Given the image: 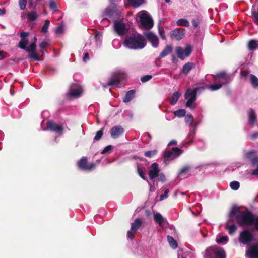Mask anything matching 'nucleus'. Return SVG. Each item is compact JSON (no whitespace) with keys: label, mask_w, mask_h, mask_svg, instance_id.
Instances as JSON below:
<instances>
[{"label":"nucleus","mask_w":258,"mask_h":258,"mask_svg":"<svg viewBox=\"0 0 258 258\" xmlns=\"http://www.w3.org/2000/svg\"><path fill=\"white\" fill-rule=\"evenodd\" d=\"M196 94L195 91L193 89H188L185 93V99L192 98L193 96L194 97V99H196Z\"/></svg>","instance_id":"33"},{"label":"nucleus","mask_w":258,"mask_h":258,"mask_svg":"<svg viewBox=\"0 0 258 258\" xmlns=\"http://www.w3.org/2000/svg\"><path fill=\"white\" fill-rule=\"evenodd\" d=\"M207 88L209 89L212 91L219 90L222 87V84L216 82V84H212L211 85H206Z\"/></svg>","instance_id":"38"},{"label":"nucleus","mask_w":258,"mask_h":258,"mask_svg":"<svg viewBox=\"0 0 258 258\" xmlns=\"http://www.w3.org/2000/svg\"><path fill=\"white\" fill-rule=\"evenodd\" d=\"M176 25L188 27L189 26V22L185 19H179L176 21Z\"/></svg>","instance_id":"37"},{"label":"nucleus","mask_w":258,"mask_h":258,"mask_svg":"<svg viewBox=\"0 0 258 258\" xmlns=\"http://www.w3.org/2000/svg\"><path fill=\"white\" fill-rule=\"evenodd\" d=\"M234 219L239 226H253L254 229L258 231V216L253 215L250 211H240L237 206H233L228 214V221Z\"/></svg>","instance_id":"1"},{"label":"nucleus","mask_w":258,"mask_h":258,"mask_svg":"<svg viewBox=\"0 0 258 258\" xmlns=\"http://www.w3.org/2000/svg\"><path fill=\"white\" fill-rule=\"evenodd\" d=\"M116 13V6L113 4L107 7L103 13V20L110 21L114 18V15Z\"/></svg>","instance_id":"11"},{"label":"nucleus","mask_w":258,"mask_h":258,"mask_svg":"<svg viewBox=\"0 0 258 258\" xmlns=\"http://www.w3.org/2000/svg\"><path fill=\"white\" fill-rule=\"evenodd\" d=\"M182 152V151L177 147H173L171 150L165 152L164 159L165 162L171 161L177 158Z\"/></svg>","instance_id":"6"},{"label":"nucleus","mask_w":258,"mask_h":258,"mask_svg":"<svg viewBox=\"0 0 258 258\" xmlns=\"http://www.w3.org/2000/svg\"><path fill=\"white\" fill-rule=\"evenodd\" d=\"M30 56L31 58L34 59V60H39V59L37 58L38 56V54L36 52V50L30 52Z\"/></svg>","instance_id":"61"},{"label":"nucleus","mask_w":258,"mask_h":258,"mask_svg":"<svg viewBox=\"0 0 258 258\" xmlns=\"http://www.w3.org/2000/svg\"><path fill=\"white\" fill-rule=\"evenodd\" d=\"M180 96L181 93L179 92L176 91L174 92L169 99L170 104L172 105L176 104Z\"/></svg>","instance_id":"31"},{"label":"nucleus","mask_w":258,"mask_h":258,"mask_svg":"<svg viewBox=\"0 0 258 258\" xmlns=\"http://www.w3.org/2000/svg\"><path fill=\"white\" fill-rule=\"evenodd\" d=\"M112 46L115 49H119L121 46V42L118 39H114L112 41Z\"/></svg>","instance_id":"50"},{"label":"nucleus","mask_w":258,"mask_h":258,"mask_svg":"<svg viewBox=\"0 0 258 258\" xmlns=\"http://www.w3.org/2000/svg\"><path fill=\"white\" fill-rule=\"evenodd\" d=\"M244 157L251 161L254 158L257 157L256 156V151L252 150L246 152L244 154Z\"/></svg>","instance_id":"32"},{"label":"nucleus","mask_w":258,"mask_h":258,"mask_svg":"<svg viewBox=\"0 0 258 258\" xmlns=\"http://www.w3.org/2000/svg\"><path fill=\"white\" fill-rule=\"evenodd\" d=\"M234 220L228 221H227V222L226 225V228L228 231V233L229 234H233L237 229V226L234 224H230V222H232L234 221Z\"/></svg>","instance_id":"29"},{"label":"nucleus","mask_w":258,"mask_h":258,"mask_svg":"<svg viewBox=\"0 0 258 258\" xmlns=\"http://www.w3.org/2000/svg\"><path fill=\"white\" fill-rule=\"evenodd\" d=\"M250 167L252 168L251 175H258V157H255L250 161Z\"/></svg>","instance_id":"22"},{"label":"nucleus","mask_w":258,"mask_h":258,"mask_svg":"<svg viewBox=\"0 0 258 258\" xmlns=\"http://www.w3.org/2000/svg\"><path fill=\"white\" fill-rule=\"evenodd\" d=\"M157 153V150H153L151 151H148L146 152L144 155L148 158H152Z\"/></svg>","instance_id":"49"},{"label":"nucleus","mask_w":258,"mask_h":258,"mask_svg":"<svg viewBox=\"0 0 258 258\" xmlns=\"http://www.w3.org/2000/svg\"><path fill=\"white\" fill-rule=\"evenodd\" d=\"M187 137V143L191 144L193 142V139L196 133V126H191Z\"/></svg>","instance_id":"28"},{"label":"nucleus","mask_w":258,"mask_h":258,"mask_svg":"<svg viewBox=\"0 0 258 258\" xmlns=\"http://www.w3.org/2000/svg\"><path fill=\"white\" fill-rule=\"evenodd\" d=\"M46 124L48 130L55 132L59 135L62 134L63 130L62 125L58 124L51 120L48 121Z\"/></svg>","instance_id":"16"},{"label":"nucleus","mask_w":258,"mask_h":258,"mask_svg":"<svg viewBox=\"0 0 258 258\" xmlns=\"http://www.w3.org/2000/svg\"><path fill=\"white\" fill-rule=\"evenodd\" d=\"M248 48L250 50H253L258 48V41L255 40H250L248 44Z\"/></svg>","instance_id":"39"},{"label":"nucleus","mask_w":258,"mask_h":258,"mask_svg":"<svg viewBox=\"0 0 258 258\" xmlns=\"http://www.w3.org/2000/svg\"><path fill=\"white\" fill-rule=\"evenodd\" d=\"M192 166L189 165L184 166L178 172L177 176L179 178H185L191 175Z\"/></svg>","instance_id":"17"},{"label":"nucleus","mask_w":258,"mask_h":258,"mask_svg":"<svg viewBox=\"0 0 258 258\" xmlns=\"http://www.w3.org/2000/svg\"><path fill=\"white\" fill-rule=\"evenodd\" d=\"M7 57V53L3 50H0V60L4 59Z\"/></svg>","instance_id":"62"},{"label":"nucleus","mask_w":258,"mask_h":258,"mask_svg":"<svg viewBox=\"0 0 258 258\" xmlns=\"http://www.w3.org/2000/svg\"><path fill=\"white\" fill-rule=\"evenodd\" d=\"M80 169L85 171H91L96 167V164L91 163L87 164V160L86 157H82L78 163Z\"/></svg>","instance_id":"13"},{"label":"nucleus","mask_w":258,"mask_h":258,"mask_svg":"<svg viewBox=\"0 0 258 258\" xmlns=\"http://www.w3.org/2000/svg\"><path fill=\"white\" fill-rule=\"evenodd\" d=\"M113 147L112 145H108L104 148L101 153L102 154L108 153L113 149Z\"/></svg>","instance_id":"54"},{"label":"nucleus","mask_w":258,"mask_h":258,"mask_svg":"<svg viewBox=\"0 0 258 258\" xmlns=\"http://www.w3.org/2000/svg\"><path fill=\"white\" fill-rule=\"evenodd\" d=\"M185 32V29L176 28L170 32V36L172 39L179 41L184 37Z\"/></svg>","instance_id":"15"},{"label":"nucleus","mask_w":258,"mask_h":258,"mask_svg":"<svg viewBox=\"0 0 258 258\" xmlns=\"http://www.w3.org/2000/svg\"><path fill=\"white\" fill-rule=\"evenodd\" d=\"M124 46L130 49H141L146 45V42L144 37L137 33H130L127 35L123 41Z\"/></svg>","instance_id":"2"},{"label":"nucleus","mask_w":258,"mask_h":258,"mask_svg":"<svg viewBox=\"0 0 258 258\" xmlns=\"http://www.w3.org/2000/svg\"><path fill=\"white\" fill-rule=\"evenodd\" d=\"M248 123L251 125H253L256 121V116L255 112L252 109H249L248 111Z\"/></svg>","instance_id":"26"},{"label":"nucleus","mask_w":258,"mask_h":258,"mask_svg":"<svg viewBox=\"0 0 258 258\" xmlns=\"http://www.w3.org/2000/svg\"><path fill=\"white\" fill-rule=\"evenodd\" d=\"M192 50V47L189 44L185 46V49L178 46L176 47L175 51L178 58L181 60H184L186 57H188Z\"/></svg>","instance_id":"8"},{"label":"nucleus","mask_w":258,"mask_h":258,"mask_svg":"<svg viewBox=\"0 0 258 258\" xmlns=\"http://www.w3.org/2000/svg\"><path fill=\"white\" fill-rule=\"evenodd\" d=\"M135 93V91L134 90H131L127 91L123 99V101L125 103L131 101L134 97Z\"/></svg>","instance_id":"30"},{"label":"nucleus","mask_w":258,"mask_h":258,"mask_svg":"<svg viewBox=\"0 0 258 258\" xmlns=\"http://www.w3.org/2000/svg\"><path fill=\"white\" fill-rule=\"evenodd\" d=\"M204 258H226L224 250L217 246L208 247L203 254Z\"/></svg>","instance_id":"3"},{"label":"nucleus","mask_w":258,"mask_h":258,"mask_svg":"<svg viewBox=\"0 0 258 258\" xmlns=\"http://www.w3.org/2000/svg\"><path fill=\"white\" fill-rule=\"evenodd\" d=\"M27 0H19L20 8L21 10H24L26 8Z\"/></svg>","instance_id":"57"},{"label":"nucleus","mask_w":258,"mask_h":258,"mask_svg":"<svg viewBox=\"0 0 258 258\" xmlns=\"http://www.w3.org/2000/svg\"><path fill=\"white\" fill-rule=\"evenodd\" d=\"M144 35L153 47L157 48L158 46L159 40L157 36L154 33L152 32H148L145 33Z\"/></svg>","instance_id":"18"},{"label":"nucleus","mask_w":258,"mask_h":258,"mask_svg":"<svg viewBox=\"0 0 258 258\" xmlns=\"http://www.w3.org/2000/svg\"><path fill=\"white\" fill-rule=\"evenodd\" d=\"M50 25V21L48 20L45 21V24L43 26L41 29V32L43 33H46L48 31V29Z\"/></svg>","instance_id":"51"},{"label":"nucleus","mask_w":258,"mask_h":258,"mask_svg":"<svg viewBox=\"0 0 258 258\" xmlns=\"http://www.w3.org/2000/svg\"><path fill=\"white\" fill-rule=\"evenodd\" d=\"M154 220L160 225L162 226L166 222V220L159 213L154 214Z\"/></svg>","instance_id":"25"},{"label":"nucleus","mask_w":258,"mask_h":258,"mask_svg":"<svg viewBox=\"0 0 258 258\" xmlns=\"http://www.w3.org/2000/svg\"><path fill=\"white\" fill-rule=\"evenodd\" d=\"M91 43L86 44L84 48V50L86 52L83 58V60L84 62H86L87 60L89 59V55L88 51H89L91 54H92L95 50L96 48L94 47H91V49H88V47H89Z\"/></svg>","instance_id":"24"},{"label":"nucleus","mask_w":258,"mask_h":258,"mask_svg":"<svg viewBox=\"0 0 258 258\" xmlns=\"http://www.w3.org/2000/svg\"><path fill=\"white\" fill-rule=\"evenodd\" d=\"M228 240V237L227 236H218L216 237V241L218 244H226L227 243Z\"/></svg>","instance_id":"40"},{"label":"nucleus","mask_w":258,"mask_h":258,"mask_svg":"<svg viewBox=\"0 0 258 258\" xmlns=\"http://www.w3.org/2000/svg\"><path fill=\"white\" fill-rule=\"evenodd\" d=\"M152 78V76H151V75H145L141 78V81L142 82L145 83V82H146L149 81Z\"/></svg>","instance_id":"56"},{"label":"nucleus","mask_w":258,"mask_h":258,"mask_svg":"<svg viewBox=\"0 0 258 258\" xmlns=\"http://www.w3.org/2000/svg\"><path fill=\"white\" fill-rule=\"evenodd\" d=\"M169 192V190L167 189L164 191L163 194L161 195L160 197V200H163L165 198H167L168 196V194Z\"/></svg>","instance_id":"59"},{"label":"nucleus","mask_w":258,"mask_h":258,"mask_svg":"<svg viewBox=\"0 0 258 258\" xmlns=\"http://www.w3.org/2000/svg\"><path fill=\"white\" fill-rule=\"evenodd\" d=\"M159 172V166L157 163H153L151 165V169L149 171V176L151 180L157 177Z\"/></svg>","instance_id":"20"},{"label":"nucleus","mask_w":258,"mask_h":258,"mask_svg":"<svg viewBox=\"0 0 258 258\" xmlns=\"http://www.w3.org/2000/svg\"><path fill=\"white\" fill-rule=\"evenodd\" d=\"M194 65L191 62H188L185 64L182 68V72L184 74H187L193 68Z\"/></svg>","instance_id":"36"},{"label":"nucleus","mask_w":258,"mask_h":258,"mask_svg":"<svg viewBox=\"0 0 258 258\" xmlns=\"http://www.w3.org/2000/svg\"><path fill=\"white\" fill-rule=\"evenodd\" d=\"M187 100V101L186 103V106L188 108H189L190 109H194V107L193 106V104L194 102L196 101V99H194V97L192 98L189 99H186Z\"/></svg>","instance_id":"48"},{"label":"nucleus","mask_w":258,"mask_h":258,"mask_svg":"<svg viewBox=\"0 0 258 258\" xmlns=\"http://www.w3.org/2000/svg\"><path fill=\"white\" fill-rule=\"evenodd\" d=\"M114 29L115 32L120 36H126L130 32L128 26L124 23L115 21L114 23Z\"/></svg>","instance_id":"5"},{"label":"nucleus","mask_w":258,"mask_h":258,"mask_svg":"<svg viewBox=\"0 0 258 258\" xmlns=\"http://www.w3.org/2000/svg\"><path fill=\"white\" fill-rule=\"evenodd\" d=\"M175 116L177 117H182L185 115L186 111L184 109H179L173 112Z\"/></svg>","instance_id":"41"},{"label":"nucleus","mask_w":258,"mask_h":258,"mask_svg":"<svg viewBox=\"0 0 258 258\" xmlns=\"http://www.w3.org/2000/svg\"><path fill=\"white\" fill-rule=\"evenodd\" d=\"M215 79L218 83L222 84V86L229 83L232 80V76L225 72H221L215 76Z\"/></svg>","instance_id":"12"},{"label":"nucleus","mask_w":258,"mask_h":258,"mask_svg":"<svg viewBox=\"0 0 258 258\" xmlns=\"http://www.w3.org/2000/svg\"><path fill=\"white\" fill-rule=\"evenodd\" d=\"M167 239L169 244V245L172 248L174 249L177 248L178 246L177 243L172 237L170 236H167Z\"/></svg>","instance_id":"35"},{"label":"nucleus","mask_w":258,"mask_h":258,"mask_svg":"<svg viewBox=\"0 0 258 258\" xmlns=\"http://www.w3.org/2000/svg\"><path fill=\"white\" fill-rule=\"evenodd\" d=\"M230 186L232 189L237 190L239 188L240 183L238 181H233L230 182Z\"/></svg>","instance_id":"46"},{"label":"nucleus","mask_w":258,"mask_h":258,"mask_svg":"<svg viewBox=\"0 0 258 258\" xmlns=\"http://www.w3.org/2000/svg\"><path fill=\"white\" fill-rule=\"evenodd\" d=\"M82 93V87L80 85L74 84L70 86L68 96L70 97L78 98L81 96Z\"/></svg>","instance_id":"9"},{"label":"nucleus","mask_w":258,"mask_h":258,"mask_svg":"<svg viewBox=\"0 0 258 258\" xmlns=\"http://www.w3.org/2000/svg\"><path fill=\"white\" fill-rule=\"evenodd\" d=\"M185 122L188 124L189 127L194 126L195 125H193L192 123L194 121V117L191 115L187 114L185 116Z\"/></svg>","instance_id":"44"},{"label":"nucleus","mask_w":258,"mask_h":258,"mask_svg":"<svg viewBox=\"0 0 258 258\" xmlns=\"http://www.w3.org/2000/svg\"><path fill=\"white\" fill-rule=\"evenodd\" d=\"M174 115L170 113H167L165 115V118L167 120L170 121L175 118Z\"/></svg>","instance_id":"58"},{"label":"nucleus","mask_w":258,"mask_h":258,"mask_svg":"<svg viewBox=\"0 0 258 258\" xmlns=\"http://www.w3.org/2000/svg\"><path fill=\"white\" fill-rule=\"evenodd\" d=\"M253 238L252 233L248 230L245 229L240 233L239 241L243 244H248L252 241Z\"/></svg>","instance_id":"10"},{"label":"nucleus","mask_w":258,"mask_h":258,"mask_svg":"<svg viewBox=\"0 0 258 258\" xmlns=\"http://www.w3.org/2000/svg\"><path fill=\"white\" fill-rule=\"evenodd\" d=\"M124 132V129L120 125L113 127L110 130V134L112 138L115 139L122 135Z\"/></svg>","instance_id":"19"},{"label":"nucleus","mask_w":258,"mask_h":258,"mask_svg":"<svg viewBox=\"0 0 258 258\" xmlns=\"http://www.w3.org/2000/svg\"><path fill=\"white\" fill-rule=\"evenodd\" d=\"M63 27L62 25L58 26L56 29V33L57 34H60L63 31Z\"/></svg>","instance_id":"63"},{"label":"nucleus","mask_w":258,"mask_h":258,"mask_svg":"<svg viewBox=\"0 0 258 258\" xmlns=\"http://www.w3.org/2000/svg\"><path fill=\"white\" fill-rule=\"evenodd\" d=\"M27 18L29 20L34 21L38 18V15L36 12L32 11L27 14Z\"/></svg>","instance_id":"45"},{"label":"nucleus","mask_w":258,"mask_h":258,"mask_svg":"<svg viewBox=\"0 0 258 258\" xmlns=\"http://www.w3.org/2000/svg\"><path fill=\"white\" fill-rule=\"evenodd\" d=\"M246 255L249 258H258V244L248 249Z\"/></svg>","instance_id":"23"},{"label":"nucleus","mask_w":258,"mask_h":258,"mask_svg":"<svg viewBox=\"0 0 258 258\" xmlns=\"http://www.w3.org/2000/svg\"><path fill=\"white\" fill-rule=\"evenodd\" d=\"M250 80L253 87L256 88L258 87V78L255 75L250 74Z\"/></svg>","instance_id":"43"},{"label":"nucleus","mask_w":258,"mask_h":258,"mask_svg":"<svg viewBox=\"0 0 258 258\" xmlns=\"http://www.w3.org/2000/svg\"><path fill=\"white\" fill-rule=\"evenodd\" d=\"M145 168H143L141 165H138L137 166V171L139 176L144 180L146 179V177L144 173Z\"/></svg>","instance_id":"42"},{"label":"nucleus","mask_w":258,"mask_h":258,"mask_svg":"<svg viewBox=\"0 0 258 258\" xmlns=\"http://www.w3.org/2000/svg\"><path fill=\"white\" fill-rule=\"evenodd\" d=\"M126 77L127 75L124 72H120L109 80L107 85L118 87L120 83L125 80Z\"/></svg>","instance_id":"7"},{"label":"nucleus","mask_w":258,"mask_h":258,"mask_svg":"<svg viewBox=\"0 0 258 258\" xmlns=\"http://www.w3.org/2000/svg\"><path fill=\"white\" fill-rule=\"evenodd\" d=\"M142 224V221L140 218H136L134 222L131 224V229L127 232V237L129 239H133V233H135L137 231V230L141 227Z\"/></svg>","instance_id":"14"},{"label":"nucleus","mask_w":258,"mask_h":258,"mask_svg":"<svg viewBox=\"0 0 258 258\" xmlns=\"http://www.w3.org/2000/svg\"><path fill=\"white\" fill-rule=\"evenodd\" d=\"M142 26L146 29H151L153 26V20L149 14L145 11H142L138 13Z\"/></svg>","instance_id":"4"},{"label":"nucleus","mask_w":258,"mask_h":258,"mask_svg":"<svg viewBox=\"0 0 258 258\" xmlns=\"http://www.w3.org/2000/svg\"><path fill=\"white\" fill-rule=\"evenodd\" d=\"M187 100V101L186 103V106L188 108H189L190 109H194V107L193 106V104L194 102L196 101V99H194V97L192 98L189 99H186Z\"/></svg>","instance_id":"47"},{"label":"nucleus","mask_w":258,"mask_h":258,"mask_svg":"<svg viewBox=\"0 0 258 258\" xmlns=\"http://www.w3.org/2000/svg\"><path fill=\"white\" fill-rule=\"evenodd\" d=\"M206 88H207L206 85L205 86H202L201 87H196L194 88L193 90L195 91V92L196 93H197L203 91L206 89Z\"/></svg>","instance_id":"60"},{"label":"nucleus","mask_w":258,"mask_h":258,"mask_svg":"<svg viewBox=\"0 0 258 258\" xmlns=\"http://www.w3.org/2000/svg\"><path fill=\"white\" fill-rule=\"evenodd\" d=\"M172 49H173L171 45H166V47H165V48L161 52V53L159 55V56H158L157 59L160 60V59L165 57V56H166L167 55H168V54H169L170 53H171L172 52Z\"/></svg>","instance_id":"27"},{"label":"nucleus","mask_w":258,"mask_h":258,"mask_svg":"<svg viewBox=\"0 0 258 258\" xmlns=\"http://www.w3.org/2000/svg\"><path fill=\"white\" fill-rule=\"evenodd\" d=\"M25 50L31 52L36 50V44L35 43L31 44L29 46L26 47V49H25Z\"/></svg>","instance_id":"53"},{"label":"nucleus","mask_w":258,"mask_h":258,"mask_svg":"<svg viewBox=\"0 0 258 258\" xmlns=\"http://www.w3.org/2000/svg\"><path fill=\"white\" fill-rule=\"evenodd\" d=\"M103 129H101L97 132L95 136L94 137V140L98 141L99 140L103 135Z\"/></svg>","instance_id":"55"},{"label":"nucleus","mask_w":258,"mask_h":258,"mask_svg":"<svg viewBox=\"0 0 258 258\" xmlns=\"http://www.w3.org/2000/svg\"><path fill=\"white\" fill-rule=\"evenodd\" d=\"M49 7L51 10L56 11L57 8V5L54 0H50L49 3Z\"/></svg>","instance_id":"52"},{"label":"nucleus","mask_w":258,"mask_h":258,"mask_svg":"<svg viewBox=\"0 0 258 258\" xmlns=\"http://www.w3.org/2000/svg\"><path fill=\"white\" fill-rule=\"evenodd\" d=\"M159 180L162 181V182H164L166 180V177L165 176V175L163 174V173H160L159 175Z\"/></svg>","instance_id":"64"},{"label":"nucleus","mask_w":258,"mask_h":258,"mask_svg":"<svg viewBox=\"0 0 258 258\" xmlns=\"http://www.w3.org/2000/svg\"><path fill=\"white\" fill-rule=\"evenodd\" d=\"M130 5L134 8H138L144 3V0H127Z\"/></svg>","instance_id":"34"},{"label":"nucleus","mask_w":258,"mask_h":258,"mask_svg":"<svg viewBox=\"0 0 258 258\" xmlns=\"http://www.w3.org/2000/svg\"><path fill=\"white\" fill-rule=\"evenodd\" d=\"M28 35V33L22 32L21 33V40L19 43L18 46L20 48L25 50L26 49L27 45L28 43V40L26 38Z\"/></svg>","instance_id":"21"}]
</instances>
